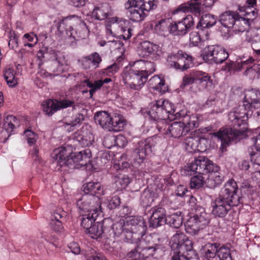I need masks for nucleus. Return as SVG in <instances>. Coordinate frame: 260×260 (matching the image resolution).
Here are the masks:
<instances>
[{"label":"nucleus","instance_id":"obj_37","mask_svg":"<svg viewBox=\"0 0 260 260\" xmlns=\"http://www.w3.org/2000/svg\"><path fill=\"white\" fill-rule=\"evenodd\" d=\"M183 223V215L180 211H177L166 217V223L175 229L179 228Z\"/></svg>","mask_w":260,"mask_h":260},{"label":"nucleus","instance_id":"obj_62","mask_svg":"<svg viewBox=\"0 0 260 260\" xmlns=\"http://www.w3.org/2000/svg\"><path fill=\"white\" fill-rule=\"evenodd\" d=\"M145 69L144 72L145 74L147 75V77L148 76L154 73L155 71L156 66L155 64L152 61H146Z\"/></svg>","mask_w":260,"mask_h":260},{"label":"nucleus","instance_id":"obj_14","mask_svg":"<svg viewBox=\"0 0 260 260\" xmlns=\"http://www.w3.org/2000/svg\"><path fill=\"white\" fill-rule=\"evenodd\" d=\"M137 53L141 57L158 60L162 57L164 52L158 44L149 41H144L139 44Z\"/></svg>","mask_w":260,"mask_h":260},{"label":"nucleus","instance_id":"obj_26","mask_svg":"<svg viewBox=\"0 0 260 260\" xmlns=\"http://www.w3.org/2000/svg\"><path fill=\"white\" fill-rule=\"evenodd\" d=\"M67 213L59 208L55 210L50 216V226L55 232H59L63 229V223L66 220Z\"/></svg>","mask_w":260,"mask_h":260},{"label":"nucleus","instance_id":"obj_51","mask_svg":"<svg viewBox=\"0 0 260 260\" xmlns=\"http://www.w3.org/2000/svg\"><path fill=\"white\" fill-rule=\"evenodd\" d=\"M124 25L121 24L120 27V35L119 37H121L124 40H126L129 39L132 36L133 29L129 26V22L128 21L123 22Z\"/></svg>","mask_w":260,"mask_h":260},{"label":"nucleus","instance_id":"obj_40","mask_svg":"<svg viewBox=\"0 0 260 260\" xmlns=\"http://www.w3.org/2000/svg\"><path fill=\"white\" fill-rule=\"evenodd\" d=\"M4 77L9 87H14L18 84L16 71L13 68H6L4 71Z\"/></svg>","mask_w":260,"mask_h":260},{"label":"nucleus","instance_id":"obj_43","mask_svg":"<svg viewBox=\"0 0 260 260\" xmlns=\"http://www.w3.org/2000/svg\"><path fill=\"white\" fill-rule=\"evenodd\" d=\"M22 41L24 47L32 48L37 45L38 38L34 32H30L25 34L22 37Z\"/></svg>","mask_w":260,"mask_h":260},{"label":"nucleus","instance_id":"obj_2","mask_svg":"<svg viewBox=\"0 0 260 260\" xmlns=\"http://www.w3.org/2000/svg\"><path fill=\"white\" fill-rule=\"evenodd\" d=\"M241 200V193L237 182L230 179L221 188L218 196L212 201L211 213L216 218L232 221L237 215L232 207L238 206Z\"/></svg>","mask_w":260,"mask_h":260},{"label":"nucleus","instance_id":"obj_20","mask_svg":"<svg viewBox=\"0 0 260 260\" xmlns=\"http://www.w3.org/2000/svg\"><path fill=\"white\" fill-rule=\"evenodd\" d=\"M216 0H191L187 3L180 5L175 10V14L179 12H190L199 16L204 11V7H211Z\"/></svg>","mask_w":260,"mask_h":260},{"label":"nucleus","instance_id":"obj_32","mask_svg":"<svg viewBox=\"0 0 260 260\" xmlns=\"http://www.w3.org/2000/svg\"><path fill=\"white\" fill-rule=\"evenodd\" d=\"M238 16V13L233 11H226L220 15L219 20L223 26L233 29L236 17Z\"/></svg>","mask_w":260,"mask_h":260},{"label":"nucleus","instance_id":"obj_22","mask_svg":"<svg viewBox=\"0 0 260 260\" xmlns=\"http://www.w3.org/2000/svg\"><path fill=\"white\" fill-rule=\"evenodd\" d=\"M171 118H174V120L182 119V123H184L185 126L189 128V132L193 128L199 126V122L198 118L194 115H190L186 109H183L180 110L176 111L175 117L170 116Z\"/></svg>","mask_w":260,"mask_h":260},{"label":"nucleus","instance_id":"obj_3","mask_svg":"<svg viewBox=\"0 0 260 260\" xmlns=\"http://www.w3.org/2000/svg\"><path fill=\"white\" fill-rule=\"evenodd\" d=\"M51 156L60 168L67 166L70 169H79L90 161L91 153L89 149L73 153L70 147H61L54 149Z\"/></svg>","mask_w":260,"mask_h":260},{"label":"nucleus","instance_id":"obj_15","mask_svg":"<svg viewBox=\"0 0 260 260\" xmlns=\"http://www.w3.org/2000/svg\"><path fill=\"white\" fill-rule=\"evenodd\" d=\"M147 75L137 70L127 69L124 72L123 80L125 85L134 90H140L147 81Z\"/></svg>","mask_w":260,"mask_h":260},{"label":"nucleus","instance_id":"obj_6","mask_svg":"<svg viewBox=\"0 0 260 260\" xmlns=\"http://www.w3.org/2000/svg\"><path fill=\"white\" fill-rule=\"evenodd\" d=\"M152 239L150 235L145 236L139 240V244L127 253V256H135V260H147L152 257H156L164 247L159 243L153 242Z\"/></svg>","mask_w":260,"mask_h":260},{"label":"nucleus","instance_id":"obj_34","mask_svg":"<svg viewBox=\"0 0 260 260\" xmlns=\"http://www.w3.org/2000/svg\"><path fill=\"white\" fill-rule=\"evenodd\" d=\"M101 214V213L92 212L90 213L80 214L81 217L80 220H81V225L85 230L88 231L90 227L95 223L96 218Z\"/></svg>","mask_w":260,"mask_h":260},{"label":"nucleus","instance_id":"obj_39","mask_svg":"<svg viewBox=\"0 0 260 260\" xmlns=\"http://www.w3.org/2000/svg\"><path fill=\"white\" fill-rule=\"evenodd\" d=\"M104 224L101 222L94 223L85 233L93 239L102 238L104 233Z\"/></svg>","mask_w":260,"mask_h":260},{"label":"nucleus","instance_id":"obj_35","mask_svg":"<svg viewBox=\"0 0 260 260\" xmlns=\"http://www.w3.org/2000/svg\"><path fill=\"white\" fill-rule=\"evenodd\" d=\"M220 245V244L218 243H208L202 247L200 251L206 258H214L216 255L218 247Z\"/></svg>","mask_w":260,"mask_h":260},{"label":"nucleus","instance_id":"obj_45","mask_svg":"<svg viewBox=\"0 0 260 260\" xmlns=\"http://www.w3.org/2000/svg\"><path fill=\"white\" fill-rule=\"evenodd\" d=\"M186 254L182 253L179 254V252H176L174 255L172 256V260H199V257L194 251H186Z\"/></svg>","mask_w":260,"mask_h":260},{"label":"nucleus","instance_id":"obj_5","mask_svg":"<svg viewBox=\"0 0 260 260\" xmlns=\"http://www.w3.org/2000/svg\"><path fill=\"white\" fill-rule=\"evenodd\" d=\"M198 170L202 174H209L207 186L214 188L220 185L223 181L224 176L219 172L220 168L212 162L207 157L199 156L195 158V161L189 165L188 168Z\"/></svg>","mask_w":260,"mask_h":260},{"label":"nucleus","instance_id":"obj_49","mask_svg":"<svg viewBox=\"0 0 260 260\" xmlns=\"http://www.w3.org/2000/svg\"><path fill=\"white\" fill-rule=\"evenodd\" d=\"M152 215L166 223V211L161 206H155L151 209Z\"/></svg>","mask_w":260,"mask_h":260},{"label":"nucleus","instance_id":"obj_56","mask_svg":"<svg viewBox=\"0 0 260 260\" xmlns=\"http://www.w3.org/2000/svg\"><path fill=\"white\" fill-rule=\"evenodd\" d=\"M83 133H84L83 132ZM92 137L91 134L89 133L86 135L83 134H79L77 139L79 144L82 147H86L91 144V139Z\"/></svg>","mask_w":260,"mask_h":260},{"label":"nucleus","instance_id":"obj_44","mask_svg":"<svg viewBox=\"0 0 260 260\" xmlns=\"http://www.w3.org/2000/svg\"><path fill=\"white\" fill-rule=\"evenodd\" d=\"M132 166L134 167L133 162L131 163L128 162L127 155L123 153L117 161H115L113 166V169L116 170H124L130 168Z\"/></svg>","mask_w":260,"mask_h":260},{"label":"nucleus","instance_id":"obj_28","mask_svg":"<svg viewBox=\"0 0 260 260\" xmlns=\"http://www.w3.org/2000/svg\"><path fill=\"white\" fill-rule=\"evenodd\" d=\"M172 20L171 18L161 19L154 22V29L160 36H167L172 34Z\"/></svg>","mask_w":260,"mask_h":260},{"label":"nucleus","instance_id":"obj_58","mask_svg":"<svg viewBox=\"0 0 260 260\" xmlns=\"http://www.w3.org/2000/svg\"><path fill=\"white\" fill-rule=\"evenodd\" d=\"M121 201L120 198L117 196H115L110 198L107 200V207L110 210L117 208L120 205Z\"/></svg>","mask_w":260,"mask_h":260},{"label":"nucleus","instance_id":"obj_47","mask_svg":"<svg viewBox=\"0 0 260 260\" xmlns=\"http://www.w3.org/2000/svg\"><path fill=\"white\" fill-rule=\"evenodd\" d=\"M125 223L124 221H120L114 223L112 226V230L115 237H122L124 241Z\"/></svg>","mask_w":260,"mask_h":260},{"label":"nucleus","instance_id":"obj_23","mask_svg":"<svg viewBox=\"0 0 260 260\" xmlns=\"http://www.w3.org/2000/svg\"><path fill=\"white\" fill-rule=\"evenodd\" d=\"M195 158L191 162H188L186 166L184 167V174L187 175H193L192 173H194V175L191 177L190 180V186L191 188L199 189L202 187L205 183V178L203 177L204 175L206 174L200 173L198 172V170L195 169H191V168H188L192 163L194 162Z\"/></svg>","mask_w":260,"mask_h":260},{"label":"nucleus","instance_id":"obj_59","mask_svg":"<svg viewBox=\"0 0 260 260\" xmlns=\"http://www.w3.org/2000/svg\"><path fill=\"white\" fill-rule=\"evenodd\" d=\"M200 31L201 32L192 31L190 34V42L194 46H198L199 43L201 42V36L204 31Z\"/></svg>","mask_w":260,"mask_h":260},{"label":"nucleus","instance_id":"obj_9","mask_svg":"<svg viewBox=\"0 0 260 260\" xmlns=\"http://www.w3.org/2000/svg\"><path fill=\"white\" fill-rule=\"evenodd\" d=\"M155 142L151 138L139 141L136 145L132 153L134 167L139 168L143 165L147 157L152 152Z\"/></svg>","mask_w":260,"mask_h":260},{"label":"nucleus","instance_id":"obj_12","mask_svg":"<svg viewBox=\"0 0 260 260\" xmlns=\"http://www.w3.org/2000/svg\"><path fill=\"white\" fill-rule=\"evenodd\" d=\"M167 63L171 68L181 71H185L193 65L192 57L181 50L169 54Z\"/></svg>","mask_w":260,"mask_h":260},{"label":"nucleus","instance_id":"obj_30","mask_svg":"<svg viewBox=\"0 0 260 260\" xmlns=\"http://www.w3.org/2000/svg\"><path fill=\"white\" fill-rule=\"evenodd\" d=\"M89 34V30L85 22L78 19L77 26H75L74 28L71 42L85 39L88 37Z\"/></svg>","mask_w":260,"mask_h":260},{"label":"nucleus","instance_id":"obj_13","mask_svg":"<svg viewBox=\"0 0 260 260\" xmlns=\"http://www.w3.org/2000/svg\"><path fill=\"white\" fill-rule=\"evenodd\" d=\"M78 18L75 16H70L63 18L56 22V35L61 39L68 40L71 42L74 28L77 26Z\"/></svg>","mask_w":260,"mask_h":260},{"label":"nucleus","instance_id":"obj_64","mask_svg":"<svg viewBox=\"0 0 260 260\" xmlns=\"http://www.w3.org/2000/svg\"><path fill=\"white\" fill-rule=\"evenodd\" d=\"M119 64L116 63H114L112 65L108 66L105 69L104 73H106L109 76H111L116 73L119 70Z\"/></svg>","mask_w":260,"mask_h":260},{"label":"nucleus","instance_id":"obj_42","mask_svg":"<svg viewBox=\"0 0 260 260\" xmlns=\"http://www.w3.org/2000/svg\"><path fill=\"white\" fill-rule=\"evenodd\" d=\"M157 0H132V3L134 5L140 6L143 10L148 12L153 10L156 7Z\"/></svg>","mask_w":260,"mask_h":260},{"label":"nucleus","instance_id":"obj_16","mask_svg":"<svg viewBox=\"0 0 260 260\" xmlns=\"http://www.w3.org/2000/svg\"><path fill=\"white\" fill-rule=\"evenodd\" d=\"M158 130L164 134L176 139L184 137L189 133V128L185 126L181 121L173 122L171 123L167 121L165 124L160 123L158 125Z\"/></svg>","mask_w":260,"mask_h":260},{"label":"nucleus","instance_id":"obj_19","mask_svg":"<svg viewBox=\"0 0 260 260\" xmlns=\"http://www.w3.org/2000/svg\"><path fill=\"white\" fill-rule=\"evenodd\" d=\"M229 56L224 48L218 45H211L205 48L203 58L210 63L221 64L228 59Z\"/></svg>","mask_w":260,"mask_h":260},{"label":"nucleus","instance_id":"obj_61","mask_svg":"<svg viewBox=\"0 0 260 260\" xmlns=\"http://www.w3.org/2000/svg\"><path fill=\"white\" fill-rule=\"evenodd\" d=\"M146 60H138L135 61L133 63V65L132 66L128 69H133V70H137V71L141 72L142 73H144V69L145 65Z\"/></svg>","mask_w":260,"mask_h":260},{"label":"nucleus","instance_id":"obj_48","mask_svg":"<svg viewBox=\"0 0 260 260\" xmlns=\"http://www.w3.org/2000/svg\"><path fill=\"white\" fill-rule=\"evenodd\" d=\"M248 152L250 155L251 162L258 166H260V148L256 146H253L248 148Z\"/></svg>","mask_w":260,"mask_h":260},{"label":"nucleus","instance_id":"obj_31","mask_svg":"<svg viewBox=\"0 0 260 260\" xmlns=\"http://www.w3.org/2000/svg\"><path fill=\"white\" fill-rule=\"evenodd\" d=\"M83 188L85 194L96 196L98 199L104 194L103 187L99 182H88L84 184Z\"/></svg>","mask_w":260,"mask_h":260},{"label":"nucleus","instance_id":"obj_1","mask_svg":"<svg viewBox=\"0 0 260 260\" xmlns=\"http://www.w3.org/2000/svg\"><path fill=\"white\" fill-rule=\"evenodd\" d=\"M260 107V91L251 89L245 91L243 105L231 111L228 115L232 127H222L213 133V136L221 141L220 149L223 152L232 142L240 140L248 129L247 121L249 115L253 113L252 109Z\"/></svg>","mask_w":260,"mask_h":260},{"label":"nucleus","instance_id":"obj_36","mask_svg":"<svg viewBox=\"0 0 260 260\" xmlns=\"http://www.w3.org/2000/svg\"><path fill=\"white\" fill-rule=\"evenodd\" d=\"M111 81V78H107L104 80L95 81L93 83L89 79H86L83 82L90 88L89 90L90 97L92 98L95 91L100 89L104 83H108Z\"/></svg>","mask_w":260,"mask_h":260},{"label":"nucleus","instance_id":"obj_21","mask_svg":"<svg viewBox=\"0 0 260 260\" xmlns=\"http://www.w3.org/2000/svg\"><path fill=\"white\" fill-rule=\"evenodd\" d=\"M194 25L193 17L188 15L177 22L172 21V34L174 36H182L186 34Z\"/></svg>","mask_w":260,"mask_h":260},{"label":"nucleus","instance_id":"obj_53","mask_svg":"<svg viewBox=\"0 0 260 260\" xmlns=\"http://www.w3.org/2000/svg\"><path fill=\"white\" fill-rule=\"evenodd\" d=\"M131 179L127 175H120L116 178L115 183L119 189L125 188L130 183Z\"/></svg>","mask_w":260,"mask_h":260},{"label":"nucleus","instance_id":"obj_24","mask_svg":"<svg viewBox=\"0 0 260 260\" xmlns=\"http://www.w3.org/2000/svg\"><path fill=\"white\" fill-rule=\"evenodd\" d=\"M254 60L252 57H249L248 59L245 61H234L229 60L222 67V70L229 73L230 74H234L236 72L241 71L243 69H248L250 67Z\"/></svg>","mask_w":260,"mask_h":260},{"label":"nucleus","instance_id":"obj_55","mask_svg":"<svg viewBox=\"0 0 260 260\" xmlns=\"http://www.w3.org/2000/svg\"><path fill=\"white\" fill-rule=\"evenodd\" d=\"M88 59L91 64L92 69H95L100 67L102 59L101 56L98 52H93L87 55Z\"/></svg>","mask_w":260,"mask_h":260},{"label":"nucleus","instance_id":"obj_38","mask_svg":"<svg viewBox=\"0 0 260 260\" xmlns=\"http://www.w3.org/2000/svg\"><path fill=\"white\" fill-rule=\"evenodd\" d=\"M42 106L43 112L49 116L58 111L57 100L48 99L42 103Z\"/></svg>","mask_w":260,"mask_h":260},{"label":"nucleus","instance_id":"obj_41","mask_svg":"<svg viewBox=\"0 0 260 260\" xmlns=\"http://www.w3.org/2000/svg\"><path fill=\"white\" fill-rule=\"evenodd\" d=\"M191 75L193 77L195 81H199L200 83L207 84L212 82L211 77L206 72L193 70L191 71Z\"/></svg>","mask_w":260,"mask_h":260},{"label":"nucleus","instance_id":"obj_10","mask_svg":"<svg viewBox=\"0 0 260 260\" xmlns=\"http://www.w3.org/2000/svg\"><path fill=\"white\" fill-rule=\"evenodd\" d=\"M209 221V216L203 207L196 209L195 213L189 216L185 223L186 232L190 234H196L202 229Z\"/></svg>","mask_w":260,"mask_h":260},{"label":"nucleus","instance_id":"obj_18","mask_svg":"<svg viewBox=\"0 0 260 260\" xmlns=\"http://www.w3.org/2000/svg\"><path fill=\"white\" fill-rule=\"evenodd\" d=\"M76 204L79 214H91L92 212H95L102 213L99 199H97L93 196L83 195L77 201Z\"/></svg>","mask_w":260,"mask_h":260},{"label":"nucleus","instance_id":"obj_54","mask_svg":"<svg viewBox=\"0 0 260 260\" xmlns=\"http://www.w3.org/2000/svg\"><path fill=\"white\" fill-rule=\"evenodd\" d=\"M19 36L15 31H10L9 35V47L14 50L18 47Z\"/></svg>","mask_w":260,"mask_h":260},{"label":"nucleus","instance_id":"obj_11","mask_svg":"<svg viewBox=\"0 0 260 260\" xmlns=\"http://www.w3.org/2000/svg\"><path fill=\"white\" fill-rule=\"evenodd\" d=\"M239 16L236 17L233 29L234 31H248L251 23L257 17L252 8H238Z\"/></svg>","mask_w":260,"mask_h":260},{"label":"nucleus","instance_id":"obj_46","mask_svg":"<svg viewBox=\"0 0 260 260\" xmlns=\"http://www.w3.org/2000/svg\"><path fill=\"white\" fill-rule=\"evenodd\" d=\"M216 255L220 260H233L230 248L224 245L218 247Z\"/></svg>","mask_w":260,"mask_h":260},{"label":"nucleus","instance_id":"obj_60","mask_svg":"<svg viewBox=\"0 0 260 260\" xmlns=\"http://www.w3.org/2000/svg\"><path fill=\"white\" fill-rule=\"evenodd\" d=\"M160 184L157 185V188L161 190H165L168 186L172 185L174 182L171 177H167L159 180Z\"/></svg>","mask_w":260,"mask_h":260},{"label":"nucleus","instance_id":"obj_7","mask_svg":"<svg viewBox=\"0 0 260 260\" xmlns=\"http://www.w3.org/2000/svg\"><path fill=\"white\" fill-rule=\"evenodd\" d=\"M94 119L96 124L111 132H121L126 125L123 115L116 113L109 114L106 111H99L94 114Z\"/></svg>","mask_w":260,"mask_h":260},{"label":"nucleus","instance_id":"obj_8","mask_svg":"<svg viewBox=\"0 0 260 260\" xmlns=\"http://www.w3.org/2000/svg\"><path fill=\"white\" fill-rule=\"evenodd\" d=\"M124 242L137 244L143 237L146 231V225L142 217H132L126 221L124 225Z\"/></svg>","mask_w":260,"mask_h":260},{"label":"nucleus","instance_id":"obj_17","mask_svg":"<svg viewBox=\"0 0 260 260\" xmlns=\"http://www.w3.org/2000/svg\"><path fill=\"white\" fill-rule=\"evenodd\" d=\"M170 244L173 251L171 253L172 255L176 252H179V254H181L185 251H190L192 248L191 241L188 239L184 233L180 231H177L172 237Z\"/></svg>","mask_w":260,"mask_h":260},{"label":"nucleus","instance_id":"obj_63","mask_svg":"<svg viewBox=\"0 0 260 260\" xmlns=\"http://www.w3.org/2000/svg\"><path fill=\"white\" fill-rule=\"evenodd\" d=\"M149 223L150 228L154 229L166 223L163 222L162 220H159V218H157L156 217L151 215L149 220Z\"/></svg>","mask_w":260,"mask_h":260},{"label":"nucleus","instance_id":"obj_27","mask_svg":"<svg viewBox=\"0 0 260 260\" xmlns=\"http://www.w3.org/2000/svg\"><path fill=\"white\" fill-rule=\"evenodd\" d=\"M125 8L127 9L126 14L128 17L134 22L143 21L147 14L146 11L143 8L132 3V1L125 4Z\"/></svg>","mask_w":260,"mask_h":260},{"label":"nucleus","instance_id":"obj_57","mask_svg":"<svg viewBox=\"0 0 260 260\" xmlns=\"http://www.w3.org/2000/svg\"><path fill=\"white\" fill-rule=\"evenodd\" d=\"M58 111L61 109H66L69 107H73L74 109L76 106L75 101L74 100L62 99L57 100Z\"/></svg>","mask_w":260,"mask_h":260},{"label":"nucleus","instance_id":"obj_52","mask_svg":"<svg viewBox=\"0 0 260 260\" xmlns=\"http://www.w3.org/2000/svg\"><path fill=\"white\" fill-rule=\"evenodd\" d=\"M185 143L187 146V149L190 148L191 151H199L198 148L200 144V138L197 137H189L186 138Z\"/></svg>","mask_w":260,"mask_h":260},{"label":"nucleus","instance_id":"obj_33","mask_svg":"<svg viewBox=\"0 0 260 260\" xmlns=\"http://www.w3.org/2000/svg\"><path fill=\"white\" fill-rule=\"evenodd\" d=\"M217 21V18L213 15L207 14L202 16L198 22L197 28L201 31L214 26Z\"/></svg>","mask_w":260,"mask_h":260},{"label":"nucleus","instance_id":"obj_29","mask_svg":"<svg viewBox=\"0 0 260 260\" xmlns=\"http://www.w3.org/2000/svg\"><path fill=\"white\" fill-rule=\"evenodd\" d=\"M111 12V7L107 3H102L95 6L91 14L92 17L99 20L106 19Z\"/></svg>","mask_w":260,"mask_h":260},{"label":"nucleus","instance_id":"obj_50","mask_svg":"<svg viewBox=\"0 0 260 260\" xmlns=\"http://www.w3.org/2000/svg\"><path fill=\"white\" fill-rule=\"evenodd\" d=\"M84 119V116L81 113H77L72 117V120L68 122H66V125H70L71 129L69 131H73L74 127L80 124Z\"/></svg>","mask_w":260,"mask_h":260},{"label":"nucleus","instance_id":"obj_25","mask_svg":"<svg viewBox=\"0 0 260 260\" xmlns=\"http://www.w3.org/2000/svg\"><path fill=\"white\" fill-rule=\"evenodd\" d=\"M48 53V58L52 61V66L57 67L55 69L52 67L50 70L53 72L54 75L60 74L63 70L62 66L65 62L64 55L61 52L52 49Z\"/></svg>","mask_w":260,"mask_h":260},{"label":"nucleus","instance_id":"obj_4","mask_svg":"<svg viewBox=\"0 0 260 260\" xmlns=\"http://www.w3.org/2000/svg\"><path fill=\"white\" fill-rule=\"evenodd\" d=\"M177 109L174 105L166 100H159L155 103H152L147 108L142 109V114L145 117H148L151 119L157 121L156 127L160 123L165 124L168 121L174 120Z\"/></svg>","mask_w":260,"mask_h":260}]
</instances>
